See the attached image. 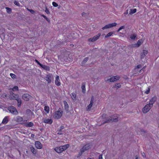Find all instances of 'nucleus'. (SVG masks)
<instances>
[{"label":"nucleus","instance_id":"5","mask_svg":"<svg viewBox=\"0 0 159 159\" xmlns=\"http://www.w3.org/2000/svg\"><path fill=\"white\" fill-rule=\"evenodd\" d=\"M152 107L151 106L149 103L146 105L143 109V111L144 113H146Z\"/></svg>","mask_w":159,"mask_h":159},{"label":"nucleus","instance_id":"35","mask_svg":"<svg viewBox=\"0 0 159 159\" xmlns=\"http://www.w3.org/2000/svg\"><path fill=\"white\" fill-rule=\"evenodd\" d=\"M13 91H18L19 90L18 87L17 86H14L12 89Z\"/></svg>","mask_w":159,"mask_h":159},{"label":"nucleus","instance_id":"13","mask_svg":"<svg viewBox=\"0 0 159 159\" xmlns=\"http://www.w3.org/2000/svg\"><path fill=\"white\" fill-rule=\"evenodd\" d=\"M70 146V145L69 144H67L63 146H60V147L61 150L62 152L64 150H66L67 148H68Z\"/></svg>","mask_w":159,"mask_h":159},{"label":"nucleus","instance_id":"27","mask_svg":"<svg viewBox=\"0 0 159 159\" xmlns=\"http://www.w3.org/2000/svg\"><path fill=\"white\" fill-rule=\"evenodd\" d=\"M18 103V106L20 107L21 106V100L19 98H18L16 100Z\"/></svg>","mask_w":159,"mask_h":159},{"label":"nucleus","instance_id":"44","mask_svg":"<svg viewBox=\"0 0 159 159\" xmlns=\"http://www.w3.org/2000/svg\"><path fill=\"white\" fill-rule=\"evenodd\" d=\"M148 52L147 51L143 50L142 53L146 56V55L148 53Z\"/></svg>","mask_w":159,"mask_h":159},{"label":"nucleus","instance_id":"61","mask_svg":"<svg viewBox=\"0 0 159 159\" xmlns=\"http://www.w3.org/2000/svg\"><path fill=\"white\" fill-rule=\"evenodd\" d=\"M34 136V134H31V136L32 137H33V136Z\"/></svg>","mask_w":159,"mask_h":159},{"label":"nucleus","instance_id":"16","mask_svg":"<svg viewBox=\"0 0 159 159\" xmlns=\"http://www.w3.org/2000/svg\"><path fill=\"white\" fill-rule=\"evenodd\" d=\"M8 116H6L5 117V118L3 119L2 123L0 124V125H1L2 124H6L8 122Z\"/></svg>","mask_w":159,"mask_h":159},{"label":"nucleus","instance_id":"55","mask_svg":"<svg viewBox=\"0 0 159 159\" xmlns=\"http://www.w3.org/2000/svg\"><path fill=\"white\" fill-rule=\"evenodd\" d=\"M41 16L43 17L45 19L47 17L43 15H42Z\"/></svg>","mask_w":159,"mask_h":159},{"label":"nucleus","instance_id":"49","mask_svg":"<svg viewBox=\"0 0 159 159\" xmlns=\"http://www.w3.org/2000/svg\"><path fill=\"white\" fill-rule=\"evenodd\" d=\"M141 66H142L141 65H140V64L138 65L137 66L136 68L139 69V68H141Z\"/></svg>","mask_w":159,"mask_h":159},{"label":"nucleus","instance_id":"64","mask_svg":"<svg viewBox=\"0 0 159 159\" xmlns=\"http://www.w3.org/2000/svg\"><path fill=\"white\" fill-rule=\"evenodd\" d=\"M28 10L29 11H30V9H28Z\"/></svg>","mask_w":159,"mask_h":159},{"label":"nucleus","instance_id":"56","mask_svg":"<svg viewBox=\"0 0 159 159\" xmlns=\"http://www.w3.org/2000/svg\"><path fill=\"white\" fill-rule=\"evenodd\" d=\"M86 14V13H85V12H83L82 13V15L83 16H85V14Z\"/></svg>","mask_w":159,"mask_h":159},{"label":"nucleus","instance_id":"62","mask_svg":"<svg viewBox=\"0 0 159 159\" xmlns=\"http://www.w3.org/2000/svg\"><path fill=\"white\" fill-rule=\"evenodd\" d=\"M87 159H93L90 158H87Z\"/></svg>","mask_w":159,"mask_h":159},{"label":"nucleus","instance_id":"19","mask_svg":"<svg viewBox=\"0 0 159 159\" xmlns=\"http://www.w3.org/2000/svg\"><path fill=\"white\" fill-rule=\"evenodd\" d=\"M43 122L46 123L51 124L52 123V120L51 119H45L44 120Z\"/></svg>","mask_w":159,"mask_h":159},{"label":"nucleus","instance_id":"60","mask_svg":"<svg viewBox=\"0 0 159 159\" xmlns=\"http://www.w3.org/2000/svg\"><path fill=\"white\" fill-rule=\"evenodd\" d=\"M141 131L142 132H144V133L145 132V131L144 130H143V129L141 130Z\"/></svg>","mask_w":159,"mask_h":159},{"label":"nucleus","instance_id":"38","mask_svg":"<svg viewBox=\"0 0 159 159\" xmlns=\"http://www.w3.org/2000/svg\"><path fill=\"white\" fill-rule=\"evenodd\" d=\"M10 75L13 79H15L16 78V75L14 74L11 73Z\"/></svg>","mask_w":159,"mask_h":159},{"label":"nucleus","instance_id":"25","mask_svg":"<svg viewBox=\"0 0 159 159\" xmlns=\"http://www.w3.org/2000/svg\"><path fill=\"white\" fill-rule=\"evenodd\" d=\"M30 149L31 151L32 152L33 154H36L37 151L34 147H31L30 148Z\"/></svg>","mask_w":159,"mask_h":159},{"label":"nucleus","instance_id":"39","mask_svg":"<svg viewBox=\"0 0 159 159\" xmlns=\"http://www.w3.org/2000/svg\"><path fill=\"white\" fill-rule=\"evenodd\" d=\"M14 3L15 5H16L17 6H20V4L18 2H17L16 0H15L14 2Z\"/></svg>","mask_w":159,"mask_h":159},{"label":"nucleus","instance_id":"43","mask_svg":"<svg viewBox=\"0 0 159 159\" xmlns=\"http://www.w3.org/2000/svg\"><path fill=\"white\" fill-rule=\"evenodd\" d=\"M52 5L54 7H57L58 6V4L55 2H52Z\"/></svg>","mask_w":159,"mask_h":159},{"label":"nucleus","instance_id":"54","mask_svg":"<svg viewBox=\"0 0 159 159\" xmlns=\"http://www.w3.org/2000/svg\"><path fill=\"white\" fill-rule=\"evenodd\" d=\"M47 21H48V22H50V20L47 17H46V18L45 19Z\"/></svg>","mask_w":159,"mask_h":159},{"label":"nucleus","instance_id":"26","mask_svg":"<svg viewBox=\"0 0 159 159\" xmlns=\"http://www.w3.org/2000/svg\"><path fill=\"white\" fill-rule=\"evenodd\" d=\"M34 125V123L32 122H29L27 123L25 125L26 127H31Z\"/></svg>","mask_w":159,"mask_h":159},{"label":"nucleus","instance_id":"59","mask_svg":"<svg viewBox=\"0 0 159 159\" xmlns=\"http://www.w3.org/2000/svg\"><path fill=\"white\" fill-rule=\"evenodd\" d=\"M18 152L19 153V154L20 155V156L21 154V153L20 151L19 150H18Z\"/></svg>","mask_w":159,"mask_h":159},{"label":"nucleus","instance_id":"40","mask_svg":"<svg viewBox=\"0 0 159 159\" xmlns=\"http://www.w3.org/2000/svg\"><path fill=\"white\" fill-rule=\"evenodd\" d=\"M93 105H91V104H89L87 106V110H90V109L92 107Z\"/></svg>","mask_w":159,"mask_h":159},{"label":"nucleus","instance_id":"11","mask_svg":"<svg viewBox=\"0 0 159 159\" xmlns=\"http://www.w3.org/2000/svg\"><path fill=\"white\" fill-rule=\"evenodd\" d=\"M31 96L28 93H25L23 94L22 96V98L25 101H29Z\"/></svg>","mask_w":159,"mask_h":159},{"label":"nucleus","instance_id":"51","mask_svg":"<svg viewBox=\"0 0 159 159\" xmlns=\"http://www.w3.org/2000/svg\"><path fill=\"white\" fill-rule=\"evenodd\" d=\"M98 159H102V154H101L99 156Z\"/></svg>","mask_w":159,"mask_h":159},{"label":"nucleus","instance_id":"22","mask_svg":"<svg viewBox=\"0 0 159 159\" xmlns=\"http://www.w3.org/2000/svg\"><path fill=\"white\" fill-rule=\"evenodd\" d=\"M40 66L42 68H43L45 70H46L48 71L50 70V67L48 66L42 64Z\"/></svg>","mask_w":159,"mask_h":159},{"label":"nucleus","instance_id":"53","mask_svg":"<svg viewBox=\"0 0 159 159\" xmlns=\"http://www.w3.org/2000/svg\"><path fill=\"white\" fill-rule=\"evenodd\" d=\"M47 21H48V22H50V20L47 17H46V18L45 19Z\"/></svg>","mask_w":159,"mask_h":159},{"label":"nucleus","instance_id":"47","mask_svg":"<svg viewBox=\"0 0 159 159\" xmlns=\"http://www.w3.org/2000/svg\"><path fill=\"white\" fill-rule=\"evenodd\" d=\"M35 61L40 66H41V65H42V64H41L37 60H36V59L35 60Z\"/></svg>","mask_w":159,"mask_h":159},{"label":"nucleus","instance_id":"3","mask_svg":"<svg viewBox=\"0 0 159 159\" xmlns=\"http://www.w3.org/2000/svg\"><path fill=\"white\" fill-rule=\"evenodd\" d=\"M7 109L13 115H16L18 114V112L17 109L13 106H11L8 107Z\"/></svg>","mask_w":159,"mask_h":159},{"label":"nucleus","instance_id":"6","mask_svg":"<svg viewBox=\"0 0 159 159\" xmlns=\"http://www.w3.org/2000/svg\"><path fill=\"white\" fill-rule=\"evenodd\" d=\"M44 79L48 81V84H50L52 80H53V77L52 75L49 74L46 75Z\"/></svg>","mask_w":159,"mask_h":159},{"label":"nucleus","instance_id":"58","mask_svg":"<svg viewBox=\"0 0 159 159\" xmlns=\"http://www.w3.org/2000/svg\"><path fill=\"white\" fill-rule=\"evenodd\" d=\"M30 12L31 13H33V12H34V11H33V10H30Z\"/></svg>","mask_w":159,"mask_h":159},{"label":"nucleus","instance_id":"46","mask_svg":"<svg viewBox=\"0 0 159 159\" xmlns=\"http://www.w3.org/2000/svg\"><path fill=\"white\" fill-rule=\"evenodd\" d=\"M45 11L47 14H50V12H49V10L47 8V7L46 8V10H45Z\"/></svg>","mask_w":159,"mask_h":159},{"label":"nucleus","instance_id":"34","mask_svg":"<svg viewBox=\"0 0 159 159\" xmlns=\"http://www.w3.org/2000/svg\"><path fill=\"white\" fill-rule=\"evenodd\" d=\"M113 34L112 32H110L108 33L105 36V38H108L110 36H111V35Z\"/></svg>","mask_w":159,"mask_h":159},{"label":"nucleus","instance_id":"37","mask_svg":"<svg viewBox=\"0 0 159 159\" xmlns=\"http://www.w3.org/2000/svg\"><path fill=\"white\" fill-rule=\"evenodd\" d=\"M94 97L93 96H92L91 98V101H90V104L93 105L94 101Z\"/></svg>","mask_w":159,"mask_h":159},{"label":"nucleus","instance_id":"10","mask_svg":"<svg viewBox=\"0 0 159 159\" xmlns=\"http://www.w3.org/2000/svg\"><path fill=\"white\" fill-rule=\"evenodd\" d=\"M143 43V40L142 39H139L137 43L133 45V47L135 48H138Z\"/></svg>","mask_w":159,"mask_h":159},{"label":"nucleus","instance_id":"15","mask_svg":"<svg viewBox=\"0 0 159 159\" xmlns=\"http://www.w3.org/2000/svg\"><path fill=\"white\" fill-rule=\"evenodd\" d=\"M157 100V97H154L152 98L150 100L149 103L151 105V106H153V104Z\"/></svg>","mask_w":159,"mask_h":159},{"label":"nucleus","instance_id":"50","mask_svg":"<svg viewBox=\"0 0 159 159\" xmlns=\"http://www.w3.org/2000/svg\"><path fill=\"white\" fill-rule=\"evenodd\" d=\"M142 156L143 157H146V155L144 152L142 153Z\"/></svg>","mask_w":159,"mask_h":159},{"label":"nucleus","instance_id":"33","mask_svg":"<svg viewBox=\"0 0 159 159\" xmlns=\"http://www.w3.org/2000/svg\"><path fill=\"white\" fill-rule=\"evenodd\" d=\"M5 8L7 13H11V8L8 7H6Z\"/></svg>","mask_w":159,"mask_h":159},{"label":"nucleus","instance_id":"2","mask_svg":"<svg viewBox=\"0 0 159 159\" xmlns=\"http://www.w3.org/2000/svg\"><path fill=\"white\" fill-rule=\"evenodd\" d=\"M91 148V145L89 143H88L84 145L82 148L80 149V152H79L78 156H81L82 154L85 151H87L90 149Z\"/></svg>","mask_w":159,"mask_h":159},{"label":"nucleus","instance_id":"7","mask_svg":"<svg viewBox=\"0 0 159 159\" xmlns=\"http://www.w3.org/2000/svg\"><path fill=\"white\" fill-rule=\"evenodd\" d=\"M117 25V23H114L111 24H109L108 25H106L104 27H102V29L104 30L105 29L110 28L116 26Z\"/></svg>","mask_w":159,"mask_h":159},{"label":"nucleus","instance_id":"4","mask_svg":"<svg viewBox=\"0 0 159 159\" xmlns=\"http://www.w3.org/2000/svg\"><path fill=\"white\" fill-rule=\"evenodd\" d=\"M63 111H61V109L60 108L57 111L55 112L54 116L55 118L58 119L61 117L62 115Z\"/></svg>","mask_w":159,"mask_h":159},{"label":"nucleus","instance_id":"1","mask_svg":"<svg viewBox=\"0 0 159 159\" xmlns=\"http://www.w3.org/2000/svg\"><path fill=\"white\" fill-rule=\"evenodd\" d=\"M106 114L102 115V118L103 119L102 123L101 125H103L106 123L117 122L120 119L119 116L116 114H115L107 117H106Z\"/></svg>","mask_w":159,"mask_h":159},{"label":"nucleus","instance_id":"30","mask_svg":"<svg viewBox=\"0 0 159 159\" xmlns=\"http://www.w3.org/2000/svg\"><path fill=\"white\" fill-rule=\"evenodd\" d=\"M44 110L47 113H48L49 111V107L48 106H45L44 107Z\"/></svg>","mask_w":159,"mask_h":159},{"label":"nucleus","instance_id":"21","mask_svg":"<svg viewBox=\"0 0 159 159\" xmlns=\"http://www.w3.org/2000/svg\"><path fill=\"white\" fill-rule=\"evenodd\" d=\"M23 120V118L20 116H17L16 118V121L18 122H20Z\"/></svg>","mask_w":159,"mask_h":159},{"label":"nucleus","instance_id":"12","mask_svg":"<svg viewBox=\"0 0 159 159\" xmlns=\"http://www.w3.org/2000/svg\"><path fill=\"white\" fill-rule=\"evenodd\" d=\"M35 145L36 147L39 149H41L42 148V145L40 142L39 141H36L35 143Z\"/></svg>","mask_w":159,"mask_h":159},{"label":"nucleus","instance_id":"45","mask_svg":"<svg viewBox=\"0 0 159 159\" xmlns=\"http://www.w3.org/2000/svg\"><path fill=\"white\" fill-rule=\"evenodd\" d=\"M145 55H144L143 53H142L141 54V59H143L144 57H145Z\"/></svg>","mask_w":159,"mask_h":159},{"label":"nucleus","instance_id":"9","mask_svg":"<svg viewBox=\"0 0 159 159\" xmlns=\"http://www.w3.org/2000/svg\"><path fill=\"white\" fill-rule=\"evenodd\" d=\"M120 77L118 76H115L112 77L110 79H108L107 81H109L110 82H113L116 80H119L120 78Z\"/></svg>","mask_w":159,"mask_h":159},{"label":"nucleus","instance_id":"23","mask_svg":"<svg viewBox=\"0 0 159 159\" xmlns=\"http://www.w3.org/2000/svg\"><path fill=\"white\" fill-rule=\"evenodd\" d=\"M64 128V127L63 126H61L58 130V132L57 133V134H62V133L61 130L63 129Z\"/></svg>","mask_w":159,"mask_h":159},{"label":"nucleus","instance_id":"31","mask_svg":"<svg viewBox=\"0 0 159 159\" xmlns=\"http://www.w3.org/2000/svg\"><path fill=\"white\" fill-rule=\"evenodd\" d=\"M71 96L73 100H76V94L75 93H72L71 94Z\"/></svg>","mask_w":159,"mask_h":159},{"label":"nucleus","instance_id":"63","mask_svg":"<svg viewBox=\"0 0 159 159\" xmlns=\"http://www.w3.org/2000/svg\"><path fill=\"white\" fill-rule=\"evenodd\" d=\"M118 84H117H117H116V86H117V85H118Z\"/></svg>","mask_w":159,"mask_h":159},{"label":"nucleus","instance_id":"52","mask_svg":"<svg viewBox=\"0 0 159 159\" xmlns=\"http://www.w3.org/2000/svg\"><path fill=\"white\" fill-rule=\"evenodd\" d=\"M47 21H48V22H50V20L47 17H46V18L45 19Z\"/></svg>","mask_w":159,"mask_h":159},{"label":"nucleus","instance_id":"29","mask_svg":"<svg viewBox=\"0 0 159 159\" xmlns=\"http://www.w3.org/2000/svg\"><path fill=\"white\" fill-rule=\"evenodd\" d=\"M26 112L27 114L29 115H31L33 114L32 112L30 109L26 110Z\"/></svg>","mask_w":159,"mask_h":159},{"label":"nucleus","instance_id":"18","mask_svg":"<svg viewBox=\"0 0 159 159\" xmlns=\"http://www.w3.org/2000/svg\"><path fill=\"white\" fill-rule=\"evenodd\" d=\"M81 89L83 93H84L86 91L85 89V82H83L82 83L81 86Z\"/></svg>","mask_w":159,"mask_h":159},{"label":"nucleus","instance_id":"57","mask_svg":"<svg viewBox=\"0 0 159 159\" xmlns=\"http://www.w3.org/2000/svg\"><path fill=\"white\" fill-rule=\"evenodd\" d=\"M135 159H139V156L138 155H136L135 156Z\"/></svg>","mask_w":159,"mask_h":159},{"label":"nucleus","instance_id":"17","mask_svg":"<svg viewBox=\"0 0 159 159\" xmlns=\"http://www.w3.org/2000/svg\"><path fill=\"white\" fill-rule=\"evenodd\" d=\"M64 105L65 109L67 112L68 113L69 110V105L67 102L66 101H64Z\"/></svg>","mask_w":159,"mask_h":159},{"label":"nucleus","instance_id":"42","mask_svg":"<svg viewBox=\"0 0 159 159\" xmlns=\"http://www.w3.org/2000/svg\"><path fill=\"white\" fill-rule=\"evenodd\" d=\"M150 91V88L148 87V89L145 92V93L147 94H148L149 93Z\"/></svg>","mask_w":159,"mask_h":159},{"label":"nucleus","instance_id":"36","mask_svg":"<svg viewBox=\"0 0 159 159\" xmlns=\"http://www.w3.org/2000/svg\"><path fill=\"white\" fill-rule=\"evenodd\" d=\"M89 59V57H85L84 59L83 60V61H82V63L83 64H85L86 63V62L88 61V60Z\"/></svg>","mask_w":159,"mask_h":159},{"label":"nucleus","instance_id":"20","mask_svg":"<svg viewBox=\"0 0 159 159\" xmlns=\"http://www.w3.org/2000/svg\"><path fill=\"white\" fill-rule=\"evenodd\" d=\"M19 98L18 94H14L12 97H10L11 99L16 100Z\"/></svg>","mask_w":159,"mask_h":159},{"label":"nucleus","instance_id":"8","mask_svg":"<svg viewBox=\"0 0 159 159\" xmlns=\"http://www.w3.org/2000/svg\"><path fill=\"white\" fill-rule=\"evenodd\" d=\"M101 34L99 33L98 34L94 36L93 38H91L89 39V41L93 42L97 40L101 36Z\"/></svg>","mask_w":159,"mask_h":159},{"label":"nucleus","instance_id":"24","mask_svg":"<svg viewBox=\"0 0 159 159\" xmlns=\"http://www.w3.org/2000/svg\"><path fill=\"white\" fill-rule=\"evenodd\" d=\"M54 150L57 153H61L62 152L61 151V150L60 149V147H56L54 148Z\"/></svg>","mask_w":159,"mask_h":159},{"label":"nucleus","instance_id":"41","mask_svg":"<svg viewBox=\"0 0 159 159\" xmlns=\"http://www.w3.org/2000/svg\"><path fill=\"white\" fill-rule=\"evenodd\" d=\"M125 28V26H121L117 30V32H119L120 30H121L122 29H124Z\"/></svg>","mask_w":159,"mask_h":159},{"label":"nucleus","instance_id":"32","mask_svg":"<svg viewBox=\"0 0 159 159\" xmlns=\"http://www.w3.org/2000/svg\"><path fill=\"white\" fill-rule=\"evenodd\" d=\"M136 36L137 35L136 34H133L130 35V37L132 39H134Z\"/></svg>","mask_w":159,"mask_h":159},{"label":"nucleus","instance_id":"28","mask_svg":"<svg viewBox=\"0 0 159 159\" xmlns=\"http://www.w3.org/2000/svg\"><path fill=\"white\" fill-rule=\"evenodd\" d=\"M136 9H130V11H129V14L130 15H132L135 12H136Z\"/></svg>","mask_w":159,"mask_h":159},{"label":"nucleus","instance_id":"14","mask_svg":"<svg viewBox=\"0 0 159 159\" xmlns=\"http://www.w3.org/2000/svg\"><path fill=\"white\" fill-rule=\"evenodd\" d=\"M55 83L56 85L57 86H59L61 85V83L60 82V80L59 76H57L56 78V80L55 81Z\"/></svg>","mask_w":159,"mask_h":159},{"label":"nucleus","instance_id":"48","mask_svg":"<svg viewBox=\"0 0 159 159\" xmlns=\"http://www.w3.org/2000/svg\"><path fill=\"white\" fill-rule=\"evenodd\" d=\"M10 97H12L14 94V93L12 91L10 92Z\"/></svg>","mask_w":159,"mask_h":159}]
</instances>
